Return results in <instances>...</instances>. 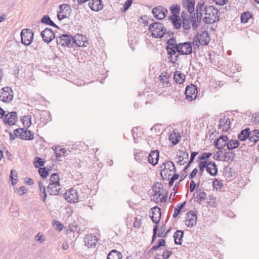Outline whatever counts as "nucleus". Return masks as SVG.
<instances>
[{
  "instance_id": "nucleus-1",
  "label": "nucleus",
  "mask_w": 259,
  "mask_h": 259,
  "mask_svg": "<svg viewBox=\"0 0 259 259\" xmlns=\"http://www.w3.org/2000/svg\"><path fill=\"white\" fill-rule=\"evenodd\" d=\"M205 16L202 20L206 24H210L219 20L220 12L212 6H206L204 8Z\"/></svg>"
},
{
  "instance_id": "nucleus-2",
  "label": "nucleus",
  "mask_w": 259,
  "mask_h": 259,
  "mask_svg": "<svg viewBox=\"0 0 259 259\" xmlns=\"http://www.w3.org/2000/svg\"><path fill=\"white\" fill-rule=\"evenodd\" d=\"M179 49V44L177 42L176 39L174 38H169L166 42V45L165 49L167 51V54L168 55V58L172 63H175L179 57V55H176L173 57L174 55H175Z\"/></svg>"
},
{
  "instance_id": "nucleus-3",
  "label": "nucleus",
  "mask_w": 259,
  "mask_h": 259,
  "mask_svg": "<svg viewBox=\"0 0 259 259\" xmlns=\"http://www.w3.org/2000/svg\"><path fill=\"white\" fill-rule=\"evenodd\" d=\"M153 199L156 201H158L161 203L165 202L168 193L167 191L163 189V185L161 183H156L153 186Z\"/></svg>"
},
{
  "instance_id": "nucleus-4",
  "label": "nucleus",
  "mask_w": 259,
  "mask_h": 259,
  "mask_svg": "<svg viewBox=\"0 0 259 259\" xmlns=\"http://www.w3.org/2000/svg\"><path fill=\"white\" fill-rule=\"evenodd\" d=\"M160 175L163 180H169V177L176 171V168L171 161H165L161 166Z\"/></svg>"
},
{
  "instance_id": "nucleus-5",
  "label": "nucleus",
  "mask_w": 259,
  "mask_h": 259,
  "mask_svg": "<svg viewBox=\"0 0 259 259\" xmlns=\"http://www.w3.org/2000/svg\"><path fill=\"white\" fill-rule=\"evenodd\" d=\"M149 31L155 38H162L166 33L163 24L159 22H153L149 26Z\"/></svg>"
},
{
  "instance_id": "nucleus-6",
  "label": "nucleus",
  "mask_w": 259,
  "mask_h": 259,
  "mask_svg": "<svg viewBox=\"0 0 259 259\" xmlns=\"http://www.w3.org/2000/svg\"><path fill=\"white\" fill-rule=\"evenodd\" d=\"M14 135L22 140H32L34 139L33 133L30 130L26 128H19L14 131Z\"/></svg>"
},
{
  "instance_id": "nucleus-7",
  "label": "nucleus",
  "mask_w": 259,
  "mask_h": 259,
  "mask_svg": "<svg viewBox=\"0 0 259 259\" xmlns=\"http://www.w3.org/2000/svg\"><path fill=\"white\" fill-rule=\"evenodd\" d=\"M14 93L11 88L6 87L0 90V100L6 103H10L13 99Z\"/></svg>"
},
{
  "instance_id": "nucleus-8",
  "label": "nucleus",
  "mask_w": 259,
  "mask_h": 259,
  "mask_svg": "<svg viewBox=\"0 0 259 259\" xmlns=\"http://www.w3.org/2000/svg\"><path fill=\"white\" fill-rule=\"evenodd\" d=\"M57 45L63 47H72L73 37L70 34H63L56 37Z\"/></svg>"
},
{
  "instance_id": "nucleus-9",
  "label": "nucleus",
  "mask_w": 259,
  "mask_h": 259,
  "mask_svg": "<svg viewBox=\"0 0 259 259\" xmlns=\"http://www.w3.org/2000/svg\"><path fill=\"white\" fill-rule=\"evenodd\" d=\"M21 42L23 44L28 46L32 41L33 33L29 29H23L21 32Z\"/></svg>"
},
{
  "instance_id": "nucleus-10",
  "label": "nucleus",
  "mask_w": 259,
  "mask_h": 259,
  "mask_svg": "<svg viewBox=\"0 0 259 259\" xmlns=\"http://www.w3.org/2000/svg\"><path fill=\"white\" fill-rule=\"evenodd\" d=\"M193 42H199L201 45H207L210 40V36L207 31H203L198 33L194 38Z\"/></svg>"
},
{
  "instance_id": "nucleus-11",
  "label": "nucleus",
  "mask_w": 259,
  "mask_h": 259,
  "mask_svg": "<svg viewBox=\"0 0 259 259\" xmlns=\"http://www.w3.org/2000/svg\"><path fill=\"white\" fill-rule=\"evenodd\" d=\"M177 52L180 55H188L192 53V44L190 41L179 43V49Z\"/></svg>"
},
{
  "instance_id": "nucleus-12",
  "label": "nucleus",
  "mask_w": 259,
  "mask_h": 259,
  "mask_svg": "<svg viewBox=\"0 0 259 259\" xmlns=\"http://www.w3.org/2000/svg\"><path fill=\"white\" fill-rule=\"evenodd\" d=\"M186 99L191 101L195 99L197 95V88L193 84H190L186 87L185 90Z\"/></svg>"
},
{
  "instance_id": "nucleus-13",
  "label": "nucleus",
  "mask_w": 259,
  "mask_h": 259,
  "mask_svg": "<svg viewBox=\"0 0 259 259\" xmlns=\"http://www.w3.org/2000/svg\"><path fill=\"white\" fill-rule=\"evenodd\" d=\"M152 12L155 18L158 20H162L166 17L168 11L162 6H157L154 7Z\"/></svg>"
},
{
  "instance_id": "nucleus-14",
  "label": "nucleus",
  "mask_w": 259,
  "mask_h": 259,
  "mask_svg": "<svg viewBox=\"0 0 259 259\" xmlns=\"http://www.w3.org/2000/svg\"><path fill=\"white\" fill-rule=\"evenodd\" d=\"M64 198L69 202H76L78 201L79 195L76 190L71 188L65 192Z\"/></svg>"
},
{
  "instance_id": "nucleus-15",
  "label": "nucleus",
  "mask_w": 259,
  "mask_h": 259,
  "mask_svg": "<svg viewBox=\"0 0 259 259\" xmlns=\"http://www.w3.org/2000/svg\"><path fill=\"white\" fill-rule=\"evenodd\" d=\"M197 216L194 211L187 212L185 221V225L188 227H192L196 224Z\"/></svg>"
},
{
  "instance_id": "nucleus-16",
  "label": "nucleus",
  "mask_w": 259,
  "mask_h": 259,
  "mask_svg": "<svg viewBox=\"0 0 259 259\" xmlns=\"http://www.w3.org/2000/svg\"><path fill=\"white\" fill-rule=\"evenodd\" d=\"M40 35L43 40L47 44L50 42L56 37L54 31L49 28H46L42 31Z\"/></svg>"
},
{
  "instance_id": "nucleus-17",
  "label": "nucleus",
  "mask_w": 259,
  "mask_h": 259,
  "mask_svg": "<svg viewBox=\"0 0 259 259\" xmlns=\"http://www.w3.org/2000/svg\"><path fill=\"white\" fill-rule=\"evenodd\" d=\"M230 118L223 116L219 119V128L223 132H228L231 128Z\"/></svg>"
},
{
  "instance_id": "nucleus-18",
  "label": "nucleus",
  "mask_w": 259,
  "mask_h": 259,
  "mask_svg": "<svg viewBox=\"0 0 259 259\" xmlns=\"http://www.w3.org/2000/svg\"><path fill=\"white\" fill-rule=\"evenodd\" d=\"M17 112H10L5 115L4 122L5 123L9 124V125H12L15 124L17 119Z\"/></svg>"
},
{
  "instance_id": "nucleus-19",
  "label": "nucleus",
  "mask_w": 259,
  "mask_h": 259,
  "mask_svg": "<svg viewBox=\"0 0 259 259\" xmlns=\"http://www.w3.org/2000/svg\"><path fill=\"white\" fill-rule=\"evenodd\" d=\"M152 210V215L151 216V220L156 224L155 225H157L161 218V209L158 206H155Z\"/></svg>"
},
{
  "instance_id": "nucleus-20",
  "label": "nucleus",
  "mask_w": 259,
  "mask_h": 259,
  "mask_svg": "<svg viewBox=\"0 0 259 259\" xmlns=\"http://www.w3.org/2000/svg\"><path fill=\"white\" fill-rule=\"evenodd\" d=\"M85 42H87V37L83 35L77 34L72 40V46L73 44H75L78 47H85Z\"/></svg>"
},
{
  "instance_id": "nucleus-21",
  "label": "nucleus",
  "mask_w": 259,
  "mask_h": 259,
  "mask_svg": "<svg viewBox=\"0 0 259 259\" xmlns=\"http://www.w3.org/2000/svg\"><path fill=\"white\" fill-rule=\"evenodd\" d=\"M99 238L92 234H87L84 238L85 244L88 247H95Z\"/></svg>"
},
{
  "instance_id": "nucleus-22",
  "label": "nucleus",
  "mask_w": 259,
  "mask_h": 259,
  "mask_svg": "<svg viewBox=\"0 0 259 259\" xmlns=\"http://www.w3.org/2000/svg\"><path fill=\"white\" fill-rule=\"evenodd\" d=\"M90 8L94 11L98 12L103 9V3L102 0H91L89 3Z\"/></svg>"
},
{
  "instance_id": "nucleus-23",
  "label": "nucleus",
  "mask_w": 259,
  "mask_h": 259,
  "mask_svg": "<svg viewBox=\"0 0 259 259\" xmlns=\"http://www.w3.org/2000/svg\"><path fill=\"white\" fill-rule=\"evenodd\" d=\"M159 157V152L158 150L151 151L147 157L148 162L152 164L155 165L157 164Z\"/></svg>"
},
{
  "instance_id": "nucleus-24",
  "label": "nucleus",
  "mask_w": 259,
  "mask_h": 259,
  "mask_svg": "<svg viewBox=\"0 0 259 259\" xmlns=\"http://www.w3.org/2000/svg\"><path fill=\"white\" fill-rule=\"evenodd\" d=\"M61 190L60 184L49 183L48 186V192L51 195H57Z\"/></svg>"
},
{
  "instance_id": "nucleus-25",
  "label": "nucleus",
  "mask_w": 259,
  "mask_h": 259,
  "mask_svg": "<svg viewBox=\"0 0 259 259\" xmlns=\"http://www.w3.org/2000/svg\"><path fill=\"white\" fill-rule=\"evenodd\" d=\"M195 0H183V7L186 8L190 14L194 12Z\"/></svg>"
},
{
  "instance_id": "nucleus-26",
  "label": "nucleus",
  "mask_w": 259,
  "mask_h": 259,
  "mask_svg": "<svg viewBox=\"0 0 259 259\" xmlns=\"http://www.w3.org/2000/svg\"><path fill=\"white\" fill-rule=\"evenodd\" d=\"M228 140V138L227 136H221L215 142V147L219 150L223 149L226 145L227 146V142Z\"/></svg>"
},
{
  "instance_id": "nucleus-27",
  "label": "nucleus",
  "mask_w": 259,
  "mask_h": 259,
  "mask_svg": "<svg viewBox=\"0 0 259 259\" xmlns=\"http://www.w3.org/2000/svg\"><path fill=\"white\" fill-rule=\"evenodd\" d=\"M190 15L192 28L193 30H196L200 25L201 20L203 19L202 17H197L196 16L195 13H193L192 14H190Z\"/></svg>"
},
{
  "instance_id": "nucleus-28",
  "label": "nucleus",
  "mask_w": 259,
  "mask_h": 259,
  "mask_svg": "<svg viewBox=\"0 0 259 259\" xmlns=\"http://www.w3.org/2000/svg\"><path fill=\"white\" fill-rule=\"evenodd\" d=\"M206 171L212 176H215L218 174V168L215 163L210 161L207 164Z\"/></svg>"
},
{
  "instance_id": "nucleus-29",
  "label": "nucleus",
  "mask_w": 259,
  "mask_h": 259,
  "mask_svg": "<svg viewBox=\"0 0 259 259\" xmlns=\"http://www.w3.org/2000/svg\"><path fill=\"white\" fill-rule=\"evenodd\" d=\"M184 232L182 230H177L174 234L175 243L177 245H181L183 241Z\"/></svg>"
},
{
  "instance_id": "nucleus-30",
  "label": "nucleus",
  "mask_w": 259,
  "mask_h": 259,
  "mask_svg": "<svg viewBox=\"0 0 259 259\" xmlns=\"http://www.w3.org/2000/svg\"><path fill=\"white\" fill-rule=\"evenodd\" d=\"M174 76V80L177 83L182 84L185 81L186 76L180 71H176Z\"/></svg>"
},
{
  "instance_id": "nucleus-31",
  "label": "nucleus",
  "mask_w": 259,
  "mask_h": 259,
  "mask_svg": "<svg viewBox=\"0 0 259 259\" xmlns=\"http://www.w3.org/2000/svg\"><path fill=\"white\" fill-rule=\"evenodd\" d=\"M169 19L171 20V23L176 29H179L182 27V21L179 16H170Z\"/></svg>"
},
{
  "instance_id": "nucleus-32",
  "label": "nucleus",
  "mask_w": 259,
  "mask_h": 259,
  "mask_svg": "<svg viewBox=\"0 0 259 259\" xmlns=\"http://www.w3.org/2000/svg\"><path fill=\"white\" fill-rule=\"evenodd\" d=\"M177 156L179 158L178 163L180 165H183L186 163L187 160L188 159L189 154L186 151L181 150L180 151V155H177Z\"/></svg>"
},
{
  "instance_id": "nucleus-33",
  "label": "nucleus",
  "mask_w": 259,
  "mask_h": 259,
  "mask_svg": "<svg viewBox=\"0 0 259 259\" xmlns=\"http://www.w3.org/2000/svg\"><path fill=\"white\" fill-rule=\"evenodd\" d=\"M249 140L253 143V145L255 144L259 140V130H254L250 133Z\"/></svg>"
},
{
  "instance_id": "nucleus-34",
  "label": "nucleus",
  "mask_w": 259,
  "mask_h": 259,
  "mask_svg": "<svg viewBox=\"0 0 259 259\" xmlns=\"http://www.w3.org/2000/svg\"><path fill=\"white\" fill-rule=\"evenodd\" d=\"M40 22L43 24H45L48 25H50L59 28V26H57L50 18L48 15H45L40 20Z\"/></svg>"
},
{
  "instance_id": "nucleus-35",
  "label": "nucleus",
  "mask_w": 259,
  "mask_h": 259,
  "mask_svg": "<svg viewBox=\"0 0 259 259\" xmlns=\"http://www.w3.org/2000/svg\"><path fill=\"white\" fill-rule=\"evenodd\" d=\"M122 254L116 250H112L108 254L107 259H121Z\"/></svg>"
},
{
  "instance_id": "nucleus-36",
  "label": "nucleus",
  "mask_w": 259,
  "mask_h": 259,
  "mask_svg": "<svg viewBox=\"0 0 259 259\" xmlns=\"http://www.w3.org/2000/svg\"><path fill=\"white\" fill-rule=\"evenodd\" d=\"M249 128H246L244 130H242L240 133L238 135V138L242 141H244L247 139V138H249V136L250 135Z\"/></svg>"
},
{
  "instance_id": "nucleus-37",
  "label": "nucleus",
  "mask_w": 259,
  "mask_h": 259,
  "mask_svg": "<svg viewBox=\"0 0 259 259\" xmlns=\"http://www.w3.org/2000/svg\"><path fill=\"white\" fill-rule=\"evenodd\" d=\"M21 121L25 128H29L32 124L31 116L30 115H24L21 118Z\"/></svg>"
},
{
  "instance_id": "nucleus-38",
  "label": "nucleus",
  "mask_w": 259,
  "mask_h": 259,
  "mask_svg": "<svg viewBox=\"0 0 259 259\" xmlns=\"http://www.w3.org/2000/svg\"><path fill=\"white\" fill-rule=\"evenodd\" d=\"M239 145V142L236 140L231 139L227 143V149L229 150H232L237 148Z\"/></svg>"
},
{
  "instance_id": "nucleus-39",
  "label": "nucleus",
  "mask_w": 259,
  "mask_h": 259,
  "mask_svg": "<svg viewBox=\"0 0 259 259\" xmlns=\"http://www.w3.org/2000/svg\"><path fill=\"white\" fill-rule=\"evenodd\" d=\"M206 193L201 189H199L197 192L196 201L200 203L206 199Z\"/></svg>"
},
{
  "instance_id": "nucleus-40",
  "label": "nucleus",
  "mask_w": 259,
  "mask_h": 259,
  "mask_svg": "<svg viewBox=\"0 0 259 259\" xmlns=\"http://www.w3.org/2000/svg\"><path fill=\"white\" fill-rule=\"evenodd\" d=\"M39 190H40V196L42 198V201L45 202L47 199V195L46 191V187L42 185L41 182H39L38 183Z\"/></svg>"
},
{
  "instance_id": "nucleus-41",
  "label": "nucleus",
  "mask_w": 259,
  "mask_h": 259,
  "mask_svg": "<svg viewBox=\"0 0 259 259\" xmlns=\"http://www.w3.org/2000/svg\"><path fill=\"white\" fill-rule=\"evenodd\" d=\"M235 157V154L233 152L227 151L224 150V160L228 161L229 160L233 161Z\"/></svg>"
},
{
  "instance_id": "nucleus-42",
  "label": "nucleus",
  "mask_w": 259,
  "mask_h": 259,
  "mask_svg": "<svg viewBox=\"0 0 259 259\" xmlns=\"http://www.w3.org/2000/svg\"><path fill=\"white\" fill-rule=\"evenodd\" d=\"M183 22V28L186 30H189L191 28V15H190L189 18H183L182 19Z\"/></svg>"
},
{
  "instance_id": "nucleus-43",
  "label": "nucleus",
  "mask_w": 259,
  "mask_h": 259,
  "mask_svg": "<svg viewBox=\"0 0 259 259\" xmlns=\"http://www.w3.org/2000/svg\"><path fill=\"white\" fill-rule=\"evenodd\" d=\"M170 11L171 13L172 14V16H179V14L180 12V6L177 4L172 5L170 7Z\"/></svg>"
},
{
  "instance_id": "nucleus-44",
  "label": "nucleus",
  "mask_w": 259,
  "mask_h": 259,
  "mask_svg": "<svg viewBox=\"0 0 259 259\" xmlns=\"http://www.w3.org/2000/svg\"><path fill=\"white\" fill-rule=\"evenodd\" d=\"M251 17L252 15L250 13L248 12H244L241 15V22L242 23H247Z\"/></svg>"
},
{
  "instance_id": "nucleus-45",
  "label": "nucleus",
  "mask_w": 259,
  "mask_h": 259,
  "mask_svg": "<svg viewBox=\"0 0 259 259\" xmlns=\"http://www.w3.org/2000/svg\"><path fill=\"white\" fill-rule=\"evenodd\" d=\"M212 185L213 188L216 189V190H221L223 186V184L221 181H219L218 179H214L212 181Z\"/></svg>"
},
{
  "instance_id": "nucleus-46",
  "label": "nucleus",
  "mask_w": 259,
  "mask_h": 259,
  "mask_svg": "<svg viewBox=\"0 0 259 259\" xmlns=\"http://www.w3.org/2000/svg\"><path fill=\"white\" fill-rule=\"evenodd\" d=\"M14 176L17 177V172L16 170L12 169L10 172V179L12 181V184L15 185L18 181L17 179H14Z\"/></svg>"
},
{
  "instance_id": "nucleus-47",
  "label": "nucleus",
  "mask_w": 259,
  "mask_h": 259,
  "mask_svg": "<svg viewBox=\"0 0 259 259\" xmlns=\"http://www.w3.org/2000/svg\"><path fill=\"white\" fill-rule=\"evenodd\" d=\"M33 163L35 167L38 168L39 166H43L45 164V161L43 160L42 158L38 157H36L34 158Z\"/></svg>"
},
{
  "instance_id": "nucleus-48",
  "label": "nucleus",
  "mask_w": 259,
  "mask_h": 259,
  "mask_svg": "<svg viewBox=\"0 0 259 259\" xmlns=\"http://www.w3.org/2000/svg\"><path fill=\"white\" fill-rule=\"evenodd\" d=\"M180 138L181 136L179 135H177L176 133H174V135H171L169 137V139L174 145L177 144L179 142Z\"/></svg>"
},
{
  "instance_id": "nucleus-49",
  "label": "nucleus",
  "mask_w": 259,
  "mask_h": 259,
  "mask_svg": "<svg viewBox=\"0 0 259 259\" xmlns=\"http://www.w3.org/2000/svg\"><path fill=\"white\" fill-rule=\"evenodd\" d=\"M59 175L57 173H54L51 176L50 179V183L60 184Z\"/></svg>"
},
{
  "instance_id": "nucleus-50",
  "label": "nucleus",
  "mask_w": 259,
  "mask_h": 259,
  "mask_svg": "<svg viewBox=\"0 0 259 259\" xmlns=\"http://www.w3.org/2000/svg\"><path fill=\"white\" fill-rule=\"evenodd\" d=\"M59 8L60 10V13H64V11L65 10L66 11V12H69V13L71 11V9L70 7V6L68 4H62L59 6Z\"/></svg>"
},
{
  "instance_id": "nucleus-51",
  "label": "nucleus",
  "mask_w": 259,
  "mask_h": 259,
  "mask_svg": "<svg viewBox=\"0 0 259 259\" xmlns=\"http://www.w3.org/2000/svg\"><path fill=\"white\" fill-rule=\"evenodd\" d=\"M54 150L55 152L56 157L58 158H60L63 154H65V153L67 152V150L65 148H60L59 150L58 151L57 148L55 147Z\"/></svg>"
},
{
  "instance_id": "nucleus-52",
  "label": "nucleus",
  "mask_w": 259,
  "mask_h": 259,
  "mask_svg": "<svg viewBox=\"0 0 259 259\" xmlns=\"http://www.w3.org/2000/svg\"><path fill=\"white\" fill-rule=\"evenodd\" d=\"M39 174L42 179H45L47 177L49 171L46 167H40L38 169Z\"/></svg>"
},
{
  "instance_id": "nucleus-53",
  "label": "nucleus",
  "mask_w": 259,
  "mask_h": 259,
  "mask_svg": "<svg viewBox=\"0 0 259 259\" xmlns=\"http://www.w3.org/2000/svg\"><path fill=\"white\" fill-rule=\"evenodd\" d=\"M133 3V0H126V1L124 3L123 5V8L121 9L122 12H126L130 7L131 6Z\"/></svg>"
},
{
  "instance_id": "nucleus-54",
  "label": "nucleus",
  "mask_w": 259,
  "mask_h": 259,
  "mask_svg": "<svg viewBox=\"0 0 259 259\" xmlns=\"http://www.w3.org/2000/svg\"><path fill=\"white\" fill-rule=\"evenodd\" d=\"M179 176H180L179 174H174V175L171 176V178H169V181L168 184L169 187H171L173 185L175 181L179 178Z\"/></svg>"
},
{
  "instance_id": "nucleus-55",
  "label": "nucleus",
  "mask_w": 259,
  "mask_h": 259,
  "mask_svg": "<svg viewBox=\"0 0 259 259\" xmlns=\"http://www.w3.org/2000/svg\"><path fill=\"white\" fill-rule=\"evenodd\" d=\"M158 225H155L153 230V235L152 237L151 243H153L157 236Z\"/></svg>"
},
{
  "instance_id": "nucleus-56",
  "label": "nucleus",
  "mask_w": 259,
  "mask_h": 259,
  "mask_svg": "<svg viewBox=\"0 0 259 259\" xmlns=\"http://www.w3.org/2000/svg\"><path fill=\"white\" fill-rule=\"evenodd\" d=\"M172 254V251L165 249L163 251L162 257L163 259H168Z\"/></svg>"
},
{
  "instance_id": "nucleus-57",
  "label": "nucleus",
  "mask_w": 259,
  "mask_h": 259,
  "mask_svg": "<svg viewBox=\"0 0 259 259\" xmlns=\"http://www.w3.org/2000/svg\"><path fill=\"white\" fill-rule=\"evenodd\" d=\"M159 77L160 80L161 82L163 83V85H167L168 84V80L166 75H162V74H161L160 75Z\"/></svg>"
},
{
  "instance_id": "nucleus-58",
  "label": "nucleus",
  "mask_w": 259,
  "mask_h": 259,
  "mask_svg": "<svg viewBox=\"0 0 259 259\" xmlns=\"http://www.w3.org/2000/svg\"><path fill=\"white\" fill-rule=\"evenodd\" d=\"M165 226L164 225H163L161 227H160L158 233H157V237H161L163 236V233L164 231H165Z\"/></svg>"
},
{
  "instance_id": "nucleus-59",
  "label": "nucleus",
  "mask_w": 259,
  "mask_h": 259,
  "mask_svg": "<svg viewBox=\"0 0 259 259\" xmlns=\"http://www.w3.org/2000/svg\"><path fill=\"white\" fill-rule=\"evenodd\" d=\"M35 239L36 241L39 242L40 243H42L45 241V238L43 235L40 234V233H38L35 236Z\"/></svg>"
},
{
  "instance_id": "nucleus-60",
  "label": "nucleus",
  "mask_w": 259,
  "mask_h": 259,
  "mask_svg": "<svg viewBox=\"0 0 259 259\" xmlns=\"http://www.w3.org/2000/svg\"><path fill=\"white\" fill-rule=\"evenodd\" d=\"M207 162L206 161H201L199 164V170L202 172L204 170V168H206L207 167Z\"/></svg>"
},
{
  "instance_id": "nucleus-61",
  "label": "nucleus",
  "mask_w": 259,
  "mask_h": 259,
  "mask_svg": "<svg viewBox=\"0 0 259 259\" xmlns=\"http://www.w3.org/2000/svg\"><path fill=\"white\" fill-rule=\"evenodd\" d=\"M211 155L212 154L211 153H204L199 158L201 160H205L209 158Z\"/></svg>"
},
{
  "instance_id": "nucleus-62",
  "label": "nucleus",
  "mask_w": 259,
  "mask_h": 259,
  "mask_svg": "<svg viewBox=\"0 0 259 259\" xmlns=\"http://www.w3.org/2000/svg\"><path fill=\"white\" fill-rule=\"evenodd\" d=\"M198 154V152H193L191 154L190 158L189 160V164H191L194 161V160L195 158V156Z\"/></svg>"
},
{
  "instance_id": "nucleus-63",
  "label": "nucleus",
  "mask_w": 259,
  "mask_h": 259,
  "mask_svg": "<svg viewBox=\"0 0 259 259\" xmlns=\"http://www.w3.org/2000/svg\"><path fill=\"white\" fill-rule=\"evenodd\" d=\"M140 19L142 21V23L144 24V26H147L148 25V18L146 15L141 16Z\"/></svg>"
},
{
  "instance_id": "nucleus-64",
  "label": "nucleus",
  "mask_w": 259,
  "mask_h": 259,
  "mask_svg": "<svg viewBox=\"0 0 259 259\" xmlns=\"http://www.w3.org/2000/svg\"><path fill=\"white\" fill-rule=\"evenodd\" d=\"M197 172H198L197 168H194L192 170V171L191 172V174L189 176V179L192 180L196 176Z\"/></svg>"
}]
</instances>
